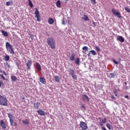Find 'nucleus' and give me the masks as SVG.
Returning <instances> with one entry per match:
<instances>
[{"label":"nucleus","mask_w":130,"mask_h":130,"mask_svg":"<svg viewBox=\"0 0 130 130\" xmlns=\"http://www.w3.org/2000/svg\"><path fill=\"white\" fill-rule=\"evenodd\" d=\"M80 126L83 130H86L88 128V126L85 122H80Z\"/></svg>","instance_id":"obj_7"},{"label":"nucleus","mask_w":130,"mask_h":130,"mask_svg":"<svg viewBox=\"0 0 130 130\" xmlns=\"http://www.w3.org/2000/svg\"><path fill=\"white\" fill-rule=\"evenodd\" d=\"M11 79L12 82H16L17 80H18V79L17 78V77H16V76H14V75H12L11 76Z\"/></svg>","instance_id":"obj_16"},{"label":"nucleus","mask_w":130,"mask_h":130,"mask_svg":"<svg viewBox=\"0 0 130 130\" xmlns=\"http://www.w3.org/2000/svg\"><path fill=\"white\" fill-rule=\"evenodd\" d=\"M54 79H55V82H59V77L57 76H54Z\"/></svg>","instance_id":"obj_25"},{"label":"nucleus","mask_w":130,"mask_h":130,"mask_svg":"<svg viewBox=\"0 0 130 130\" xmlns=\"http://www.w3.org/2000/svg\"><path fill=\"white\" fill-rule=\"evenodd\" d=\"M115 96H117V94H115Z\"/></svg>","instance_id":"obj_53"},{"label":"nucleus","mask_w":130,"mask_h":130,"mask_svg":"<svg viewBox=\"0 0 130 130\" xmlns=\"http://www.w3.org/2000/svg\"><path fill=\"white\" fill-rule=\"evenodd\" d=\"M125 89L126 90H128V86H126Z\"/></svg>","instance_id":"obj_50"},{"label":"nucleus","mask_w":130,"mask_h":130,"mask_svg":"<svg viewBox=\"0 0 130 130\" xmlns=\"http://www.w3.org/2000/svg\"><path fill=\"white\" fill-rule=\"evenodd\" d=\"M28 4L30 8H33V4L32 3V1H31V0H28Z\"/></svg>","instance_id":"obj_28"},{"label":"nucleus","mask_w":130,"mask_h":130,"mask_svg":"<svg viewBox=\"0 0 130 130\" xmlns=\"http://www.w3.org/2000/svg\"><path fill=\"white\" fill-rule=\"evenodd\" d=\"M82 99L84 101H87V102H89V101H90V99H89V96H87L86 94H83L82 95Z\"/></svg>","instance_id":"obj_12"},{"label":"nucleus","mask_w":130,"mask_h":130,"mask_svg":"<svg viewBox=\"0 0 130 130\" xmlns=\"http://www.w3.org/2000/svg\"><path fill=\"white\" fill-rule=\"evenodd\" d=\"M31 66H32V60H28L26 62L27 70H31Z\"/></svg>","instance_id":"obj_10"},{"label":"nucleus","mask_w":130,"mask_h":130,"mask_svg":"<svg viewBox=\"0 0 130 130\" xmlns=\"http://www.w3.org/2000/svg\"><path fill=\"white\" fill-rule=\"evenodd\" d=\"M125 11H126L127 13H130V9L128 7H125Z\"/></svg>","instance_id":"obj_34"},{"label":"nucleus","mask_w":130,"mask_h":130,"mask_svg":"<svg viewBox=\"0 0 130 130\" xmlns=\"http://www.w3.org/2000/svg\"><path fill=\"white\" fill-rule=\"evenodd\" d=\"M75 56H76L75 53L72 54L71 56L70 57V60H71V61H74V60H75Z\"/></svg>","instance_id":"obj_20"},{"label":"nucleus","mask_w":130,"mask_h":130,"mask_svg":"<svg viewBox=\"0 0 130 130\" xmlns=\"http://www.w3.org/2000/svg\"><path fill=\"white\" fill-rule=\"evenodd\" d=\"M106 121H107V119H106V118H104L103 119H102V120H101V122H102V123H103L104 124L106 123Z\"/></svg>","instance_id":"obj_33"},{"label":"nucleus","mask_w":130,"mask_h":130,"mask_svg":"<svg viewBox=\"0 0 130 130\" xmlns=\"http://www.w3.org/2000/svg\"><path fill=\"white\" fill-rule=\"evenodd\" d=\"M2 33L4 36L7 37L8 36V32L7 31H4V30H2Z\"/></svg>","instance_id":"obj_27"},{"label":"nucleus","mask_w":130,"mask_h":130,"mask_svg":"<svg viewBox=\"0 0 130 130\" xmlns=\"http://www.w3.org/2000/svg\"><path fill=\"white\" fill-rule=\"evenodd\" d=\"M37 112L38 113L39 115H40L41 116H44V115H45V112L41 109H40Z\"/></svg>","instance_id":"obj_11"},{"label":"nucleus","mask_w":130,"mask_h":130,"mask_svg":"<svg viewBox=\"0 0 130 130\" xmlns=\"http://www.w3.org/2000/svg\"><path fill=\"white\" fill-rule=\"evenodd\" d=\"M56 6L57 7V8H61V3H60V1L58 0L56 2Z\"/></svg>","instance_id":"obj_18"},{"label":"nucleus","mask_w":130,"mask_h":130,"mask_svg":"<svg viewBox=\"0 0 130 130\" xmlns=\"http://www.w3.org/2000/svg\"><path fill=\"white\" fill-rule=\"evenodd\" d=\"M91 3L93 5H95L96 4V0H91Z\"/></svg>","instance_id":"obj_38"},{"label":"nucleus","mask_w":130,"mask_h":130,"mask_svg":"<svg viewBox=\"0 0 130 130\" xmlns=\"http://www.w3.org/2000/svg\"><path fill=\"white\" fill-rule=\"evenodd\" d=\"M23 99H25V98L23 97Z\"/></svg>","instance_id":"obj_52"},{"label":"nucleus","mask_w":130,"mask_h":130,"mask_svg":"<svg viewBox=\"0 0 130 130\" xmlns=\"http://www.w3.org/2000/svg\"><path fill=\"white\" fill-rule=\"evenodd\" d=\"M125 98L128 99V95H125Z\"/></svg>","instance_id":"obj_48"},{"label":"nucleus","mask_w":130,"mask_h":130,"mask_svg":"<svg viewBox=\"0 0 130 130\" xmlns=\"http://www.w3.org/2000/svg\"><path fill=\"white\" fill-rule=\"evenodd\" d=\"M82 20H84V21H90V19H89L88 16L86 15H83V17H82Z\"/></svg>","instance_id":"obj_19"},{"label":"nucleus","mask_w":130,"mask_h":130,"mask_svg":"<svg viewBox=\"0 0 130 130\" xmlns=\"http://www.w3.org/2000/svg\"><path fill=\"white\" fill-rule=\"evenodd\" d=\"M40 82L42 83L43 85H46V81H45V78L44 77H40Z\"/></svg>","instance_id":"obj_14"},{"label":"nucleus","mask_w":130,"mask_h":130,"mask_svg":"<svg viewBox=\"0 0 130 130\" xmlns=\"http://www.w3.org/2000/svg\"><path fill=\"white\" fill-rule=\"evenodd\" d=\"M0 105L2 106H8V99L0 94Z\"/></svg>","instance_id":"obj_1"},{"label":"nucleus","mask_w":130,"mask_h":130,"mask_svg":"<svg viewBox=\"0 0 130 130\" xmlns=\"http://www.w3.org/2000/svg\"><path fill=\"white\" fill-rule=\"evenodd\" d=\"M0 77H1V78H2V80H3V81L6 80V78H5V76H4V75L0 74Z\"/></svg>","instance_id":"obj_36"},{"label":"nucleus","mask_w":130,"mask_h":130,"mask_svg":"<svg viewBox=\"0 0 130 130\" xmlns=\"http://www.w3.org/2000/svg\"><path fill=\"white\" fill-rule=\"evenodd\" d=\"M8 117L9 118V121L10 122V125L11 126H13V125H14V122H15V121H14V116H13V115H12V114H8Z\"/></svg>","instance_id":"obj_6"},{"label":"nucleus","mask_w":130,"mask_h":130,"mask_svg":"<svg viewBox=\"0 0 130 130\" xmlns=\"http://www.w3.org/2000/svg\"><path fill=\"white\" fill-rule=\"evenodd\" d=\"M2 85H4V82H3L2 80H0V87H2Z\"/></svg>","instance_id":"obj_40"},{"label":"nucleus","mask_w":130,"mask_h":130,"mask_svg":"<svg viewBox=\"0 0 130 130\" xmlns=\"http://www.w3.org/2000/svg\"><path fill=\"white\" fill-rule=\"evenodd\" d=\"M68 72L73 80H77V79H78L77 75L75 74L76 72H75L73 69L70 68Z\"/></svg>","instance_id":"obj_4"},{"label":"nucleus","mask_w":130,"mask_h":130,"mask_svg":"<svg viewBox=\"0 0 130 130\" xmlns=\"http://www.w3.org/2000/svg\"><path fill=\"white\" fill-rule=\"evenodd\" d=\"M117 40H118V41H119L120 42H121L122 43L124 42V38L121 36H118L117 37Z\"/></svg>","instance_id":"obj_13"},{"label":"nucleus","mask_w":130,"mask_h":130,"mask_svg":"<svg viewBox=\"0 0 130 130\" xmlns=\"http://www.w3.org/2000/svg\"><path fill=\"white\" fill-rule=\"evenodd\" d=\"M22 122L24 124H29V121L27 119L22 120Z\"/></svg>","instance_id":"obj_26"},{"label":"nucleus","mask_w":130,"mask_h":130,"mask_svg":"<svg viewBox=\"0 0 130 130\" xmlns=\"http://www.w3.org/2000/svg\"><path fill=\"white\" fill-rule=\"evenodd\" d=\"M113 62L115 63V64H118V62L116 61L115 60H113Z\"/></svg>","instance_id":"obj_43"},{"label":"nucleus","mask_w":130,"mask_h":130,"mask_svg":"<svg viewBox=\"0 0 130 130\" xmlns=\"http://www.w3.org/2000/svg\"><path fill=\"white\" fill-rule=\"evenodd\" d=\"M6 66L8 67V69H10V68H11V66H10V64H9V62H6Z\"/></svg>","instance_id":"obj_39"},{"label":"nucleus","mask_w":130,"mask_h":130,"mask_svg":"<svg viewBox=\"0 0 130 130\" xmlns=\"http://www.w3.org/2000/svg\"><path fill=\"white\" fill-rule=\"evenodd\" d=\"M0 125L3 129H6L7 128V123L3 120H1L0 121Z\"/></svg>","instance_id":"obj_8"},{"label":"nucleus","mask_w":130,"mask_h":130,"mask_svg":"<svg viewBox=\"0 0 130 130\" xmlns=\"http://www.w3.org/2000/svg\"><path fill=\"white\" fill-rule=\"evenodd\" d=\"M29 36L31 40H33V37H34V36H33V35H29Z\"/></svg>","instance_id":"obj_41"},{"label":"nucleus","mask_w":130,"mask_h":130,"mask_svg":"<svg viewBox=\"0 0 130 130\" xmlns=\"http://www.w3.org/2000/svg\"><path fill=\"white\" fill-rule=\"evenodd\" d=\"M81 108H82V109H84L85 110V109H86V107L84 106V105H81Z\"/></svg>","instance_id":"obj_42"},{"label":"nucleus","mask_w":130,"mask_h":130,"mask_svg":"<svg viewBox=\"0 0 130 130\" xmlns=\"http://www.w3.org/2000/svg\"><path fill=\"white\" fill-rule=\"evenodd\" d=\"M100 125L101 126H103V123L101 122V120H100Z\"/></svg>","instance_id":"obj_44"},{"label":"nucleus","mask_w":130,"mask_h":130,"mask_svg":"<svg viewBox=\"0 0 130 130\" xmlns=\"http://www.w3.org/2000/svg\"><path fill=\"white\" fill-rule=\"evenodd\" d=\"M124 84H125V85H127V83H126V82H125Z\"/></svg>","instance_id":"obj_51"},{"label":"nucleus","mask_w":130,"mask_h":130,"mask_svg":"<svg viewBox=\"0 0 130 130\" xmlns=\"http://www.w3.org/2000/svg\"><path fill=\"white\" fill-rule=\"evenodd\" d=\"M6 47L7 50L10 52L11 54H15V51H14V48H13V46L10 44L9 42H7L6 43Z\"/></svg>","instance_id":"obj_2"},{"label":"nucleus","mask_w":130,"mask_h":130,"mask_svg":"<svg viewBox=\"0 0 130 130\" xmlns=\"http://www.w3.org/2000/svg\"><path fill=\"white\" fill-rule=\"evenodd\" d=\"M92 23L93 24V25L94 26H96L97 25V22H95L94 21H92Z\"/></svg>","instance_id":"obj_45"},{"label":"nucleus","mask_w":130,"mask_h":130,"mask_svg":"<svg viewBox=\"0 0 130 130\" xmlns=\"http://www.w3.org/2000/svg\"><path fill=\"white\" fill-rule=\"evenodd\" d=\"M35 15H36L35 17L37 19V20L38 22H40V21H41V20L40 19V18H41V16H40L39 10H38V9H37V8H36V11H35Z\"/></svg>","instance_id":"obj_5"},{"label":"nucleus","mask_w":130,"mask_h":130,"mask_svg":"<svg viewBox=\"0 0 130 130\" xmlns=\"http://www.w3.org/2000/svg\"><path fill=\"white\" fill-rule=\"evenodd\" d=\"M89 52L91 53V54H92V55H96V51H95L94 50H91L90 51H89Z\"/></svg>","instance_id":"obj_29"},{"label":"nucleus","mask_w":130,"mask_h":130,"mask_svg":"<svg viewBox=\"0 0 130 130\" xmlns=\"http://www.w3.org/2000/svg\"><path fill=\"white\" fill-rule=\"evenodd\" d=\"M76 64H79L80 63V58H76V60L75 61Z\"/></svg>","instance_id":"obj_32"},{"label":"nucleus","mask_w":130,"mask_h":130,"mask_svg":"<svg viewBox=\"0 0 130 130\" xmlns=\"http://www.w3.org/2000/svg\"><path fill=\"white\" fill-rule=\"evenodd\" d=\"M48 23L51 25L54 23V20L52 18H50L48 19Z\"/></svg>","instance_id":"obj_21"},{"label":"nucleus","mask_w":130,"mask_h":130,"mask_svg":"<svg viewBox=\"0 0 130 130\" xmlns=\"http://www.w3.org/2000/svg\"><path fill=\"white\" fill-rule=\"evenodd\" d=\"M110 79H112L113 78H115V75L114 74V73H110Z\"/></svg>","instance_id":"obj_30"},{"label":"nucleus","mask_w":130,"mask_h":130,"mask_svg":"<svg viewBox=\"0 0 130 130\" xmlns=\"http://www.w3.org/2000/svg\"><path fill=\"white\" fill-rule=\"evenodd\" d=\"M112 12L113 15L117 16V18H121V15H120L119 12H117L115 9H112Z\"/></svg>","instance_id":"obj_9"},{"label":"nucleus","mask_w":130,"mask_h":130,"mask_svg":"<svg viewBox=\"0 0 130 130\" xmlns=\"http://www.w3.org/2000/svg\"><path fill=\"white\" fill-rule=\"evenodd\" d=\"M4 59L5 60H6V61H9V60H10V56L9 55L5 56L4 57Z\"/></svg>","instance_id":"obj_23"},{"label":"nucleus","mask_w":130,"mask_h":130,"mask_svg":"<svg viewBox=\"0 0 130 130\" xmlns=\"http://www.w3.org/2000/svg\"><path fill=\"white\" fill-rule=\"evenodd\" d=\"M106 126L108 128V129H111V124L109 123H107Z\"/></svg>","instance_id":"obj_31"},{"label":"nucleus","mask_w":130,"mask_h":130,"mask_svg":"<svg viewBox=\"0 0 130 130\" xmlns=\"http://www.w3.org/2000/svg\"><path fill=\"white\" fill-rule=\"evenodd\" d=\"M95 48L96 51H100V48H99V47L95 46Z\"/></svg>","instance_id":"obj_37"},{"label":"nucleus","mask_w":130,"mask_h":130,"mask_svg":"<svg viewBox=\"0 0 130 130\" xmlns=\"http://www.w3.org/2000/svg\"><path fill=\"white\" fill-rule=\"evenodd\" d=\"M36 68L39 71L42 70V69L41 68V66H40V64H39V62H36Z\"/></svg>","instance_id":"obj_17"},{"label":"nucleus","mask_w":130,"mask_h":130,"mask_svg":"<svg viewBox=\"0 0 130 130\" xmlns=\"http://www.w3.org/2000/svg\"><path fill=\"white\" fill-rule=\"evenodd\" d=\"M17 125H18V124H17V123L15 122L14 123V126H17Z\"/></svg>","instance_id":"obj_49"},{"label":"nucleus","mask_w":130,"mask_h":130,"mask_svg":"<svg viewBox=\"0 0 130 130\" xmlns=\"http://www.w3.org/2000/svg\"><path fill=\"white\" fill-rule=\"evenodd\" d=\"M12 4H13V1H10L7 2L6 3V6H12Z\"/></svg>","instance_id":"obj_24"},{"label":"nucleus","mask_w":130,"mask_h":130,"mask_svg":"<svg viewBox=\"0 0 130 130\" xmlns=\"http://www.w3.org/2000/svg\"><path fill=\"white\" fill-rule=\"evenodd\" d=\"M47 43L50 46L52 49H54L55 48V46L54 45V40L52 38H49L47 40Z\"/></svg>","instance_id":"obj_3"},{"label":"nucleus","mask_w":130,"mask_h":130,"mask_svg":"<svg viewBox=\"0 0 130 130\" xmlns=\"http://www.w3.org/2000/svg\"><path fill=\"white\" fill-rule=\"evenodd\" d=\"M0 73H3L4 76H7V73H6V71H3V70L0 69Z\"/></svg>","instance_id":"obj_35"},{"label":"nucleus","mask_w":130,"mask_h":130,"mask_svg":"<svg viewBox=\"0 0 130 130\" xmlns=\"http://www.w3.org/2000/svg\"><path fill=\"white\" fill-rule=\"evenodd\" d=\"M34 106L35 109H39V107L40 106V103L37 102V103H34Z\"/></svg>","instance_id":"obj_15"},{"label":"nucleus","mask_w":130,"mask_h":130,"mask_svg":"<svg viewBox=\"0 0 130 130\" xmlns=\"http://www.w3.org/2000/svg\"><path fill=\"white\" fill-rule=\"evenodd\" d=\"M82 50H83L82 51V52H83V53H85V52H87V51H88V47L87 46H84L82 48Z\"/></svg>","instance_id":"obj_22"},{"label":"nucleus","mask_w":130,"mask_h":130,"mask_svg":"<svg viewBox=\"0 0 130 130\" xmlns=\"http://www.w3.org/2000/svg\"><path fill=\"white\" fill-rule=\"evenodd\" d=\"M62 24L63 25H66V22H64V20H63L62 21Z\"/></svg>","instance_id":"obj_46"},{"label":"nucleus","mask_w":130,"mask_h":130,"mask_svg":"<svg viewBox=\"0 0 130 130\" xmlns=\"http://www.w3.org/2000/svg\"><path fill=\"white\" fill-rule=\"evenodd\" d=\"M87 55H88V56L89 57H90V56H91L90 53V52L88 53V54H87Z\"/></svg>","instance_id":"obj_47"}]
</instances>
